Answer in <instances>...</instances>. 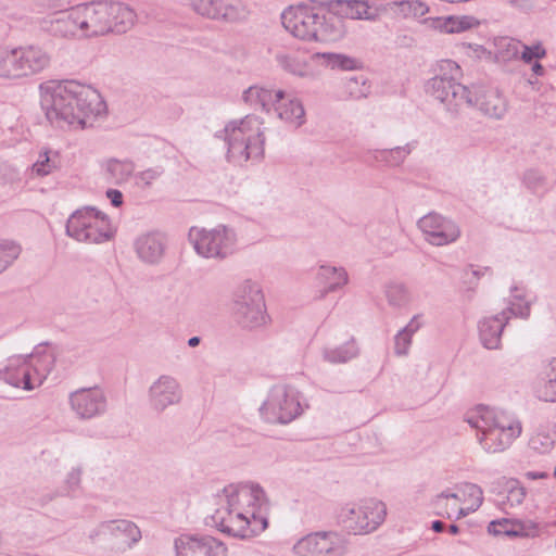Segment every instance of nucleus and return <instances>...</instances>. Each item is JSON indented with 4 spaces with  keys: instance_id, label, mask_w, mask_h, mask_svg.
Masks as SVG:
<instances>
[{
    "instance_id": "nucleus-1",
    "label": "nucleus",
    "mask_w": 556,
    "mask_h": 556,
    "mask_svg": "<svg viewBox=\"0 0 556 556\" xmlns=\"http://www.w3.org/2000/svg\"><path fill=\"white\" fill-rule=\"evenodd\" d=\"M41 108L49 123L61 129H85L106 113V104L94 88L66 80L42 88Z\"/></svg>"
},
{
    "instance_id": "nucleus-2",
    "label": "nucleus",
    "mask_w": 556,
    "mask_h": 556,
    "mask_svg": "<svg viewBox=\"0 0 556 556\" xmlns=\"http://www.w3.org/2000/svg\"><path fill=\"white\" fill-rule=\"evenodd\" d=\"M79 38H98L125 34L136 23L137 14L127 4L115 1H91L76 5Z\"/></svg>"
},
{
    "instance_id": "nucleus-3",
    "label": "nucleus",
    "mask_w": 556,
    "mask_h": 556,
    "mask_svg": "<svg viewBox=\"0 0 556 556\" xmlns=\"http://www.w3.org/2000/svg\"><path fill=\"white\" fill-rule=\"evenodd\" d=\"M464 419L477 430V440L486 453L504 452L522 432V426L518 419L484 405L469 409Z\"/></svg>"
},
{
    "instance_id": "nucleus-4",
    "label": "nucleus",
    "mask_w": 556,
    "mask_h": 556,
    "mask_svg": "<svg viewBox=\"0 0 556 556\" xmlns=\"http://www.w3.org/2000/svg\"><path fill=\"white\" fill-rule=\"evenodd\" d=\"M263 119L247 115L226 124L216 137L227 142V157L230 162L242 165L248 161H260L264 155L265 136Z\"/></svg>"
},
{
    "instance_id": "nucleus-5",
    "label": "nucleus",
    "mask_w": 556,
    "mask_h": 556,
    "mask_svg": "<svg viewBox=\"0 0 556 556\" xmlns=\"http://www.w3.org/2000/svg\"><path fill=\"white\" fill-rule=\"evenodd\" d=\"M281 23L293 37L305 41H330L340 35L337 17H327L306 4L286 9Z\"/></svg>"
},
{
    "instance_id": "nucleus-6",
    "label": "nucleus",
    "mask_w": 556,
    "mask_h": 556,
    "mask_svg": "<svg viewBox=\"0 0 556 556\" xmlns=\"http://www.w3.org/2000/svg\"><path fill=\"white\" fill-rule=\"evenodd\" d=\"M53 364V355L48 352L14 355L0 366V380L15 388L33 390L43 382Z\"/></svg>"
},
{
    "instance_id": "nucleus-7",
    "label": "nucleus",
    "mask_w": 556,
    "mask_h": 556,
    "mask_svg": "<svg viewBox=\"0 0 556 556\" xmlns=\"http://www.w3.org/2000/svg\"><path fill=\"white\" fill-rule=\"evenodd\" d=\"M441 74L432 77L426 84V91L444 104L446 111L457 115L463 110L472 106L471 91L460 83V67L457 63L446 60L441 66Z\"/></svg>"
},
{
    "instance_id": "nucleus-8",
    "label": "nucleus",
    "mask_w": 556,
    "mask_h": 556,
    "mask_svg": "<svg viewBox=\"0 0 556 556\" xmlns=\"http://www.w3.org/2000/svg\"><path fill=\"white\" fill-rule=\"evenodd\" d=\"M231 315L242 329L254 330L268 323L266 304L260 285L252 280L240 283L232 293Z\"/></svg>"
},
{
    "instance_id": "nucleus-9",
    "label": "nucleus",
    "mask_w": 556,
    "mask_h": 556,
    "mask_svg": "<svg viewBox=\"0 0 556 556\" xmlns=\"http://www.w3.org/2000/svg\"><path fill=\"white\" fill-rule=\"evenodd\" d=\"M217 508L211 516L212 525L223 533L247 539L257 535L267 528V519L254 510H240L229 506L227 501L218 495Z\"/></svg>"
},
{
    "instance_id": "nucleus-10",
    "label": "nucleus",
    "mask_w": 556,
    "mask_h": 556,
    "mask_svg": "<svg viewBox=\"0 0 556 556\" xmlns=\"http://www.w3.org/2000/svg\"><path fill=\"white\" fill-rule=\"evenodd\" d=\"M483 503V491L475 484L465 482L455 486V492L443 491L435 495L431 505L437 516L459 520L479 509Z\"/></svg>"
},
{
    "instance_id": "nucleus-11",
    "label": "nucleus",
    "mask_w": 556,
    "mask_h": 556,
    "mask_svg": "<svg viewBox=\"0 0 556 556\" xmlns=\"http://www.w3.org/2000/svg\"><path fill=\"white\" fill-rule=\"evenodd\" d=\"M66 235L78 242L102 243L113 237L110 218L94 207L75 211L67 219Z\"/></svg>"
},
{
    "instance_id": "nucleus-12",
    "label": "nucleus",
    "mask_w": 556,
    "mask_h": 556,
    "mask_svg": "<svg viewBox=\"0 0 556 556\" xmlns=\"http://www.w3.org/2000/svg\"><path fill=\"white\" fill-rule=\"evenodd\" d=\"M258 410L265 422L286 425L301 416L304 407L296 389L288 384H275Z\"/></svg>"
},
{
    "instance_id": "nucleus-13",
    "label": "nucleus",
    "mask_w": 556,
    "mask_h": 556,
    "mask_svg": "<svg viewBox=\"0 0 556 556\" xmlns=\"http://www.w3.org/2000/svg\"><path fill=\"white\" fill-rule=\"evenodd\" d=\"M387 516L386 504L367 498L358 504H346L338 514V521L353 534H367L377 530Z\"/></svg>"
},
{
    "instance_id": "nucleus-14",
    "label": "nucleus",
    "mask_w": 556,
    "mask_h": 556,
    "mask_svg": "<svg viewBox=\"0 0 556 556\" xmlns=\"http://www.w3.org/2000/svg\"><path fill=\"white\" fill-rule=\"evenodd\" d=\"M189 240L199 255L225 258L235 251L236 233L225 225H218L211 230L193 227L189 231Z\"/></svg>"
},
{
    "instance_id": "nucleus-15",
    "label": "nucleus",
    "mask_w": 556,
    "mask_h": 556,
    "mask_svg": "<svg viewBox=\"0 0 556 556\" xmlns=\"http://www.w3.org/2000/svg\"><path fill=\"white\" fill-rule=\"evenodd\" d=\"M88 538L93 544L125 551L140 541L141 531L130 520H106L92 528L89 531Z\"/></svg>"
},
{
    "instance_id": "nucleus-16",
    "label": "nucleus",
    "mask_w": 556,
    "mask_h": 556,
    "mask_svg": "<svg viewBox=\"0 0 556 556\" xmlns=\"http://www.w3.org/2000/svg\"><path fill=\"white\" fill-rule=\"evenodd\" d=\"M348 540L336 531H319L300 539L293 546L296 556H344Z\"/></svg>"
},
{
    "instance_id": "nucleus-17",
    "label": "nucleus",
    "mask_w": 556,
    "mask_h": 556,
    "mask_svg": "<svg viewBox=\"0 0 556 556\" xmlns=\"http://www.w3.org/2000/svg\"><path fill=\"white\" fill-rule=\"evenodd\" d=\"M198 15L223 23H237L248 16V10L241 0H188Z\"/></svg>"
},
{
    "instance_id": "nucleus-18",
    "label": "nucleus",
    "mask_w": 556,
    "mask_h": 556,
    "mask_svg": "<svg viewBox=\"0 0 556 556\" xmlns=\"http://www.w3.org/2000/svg\"><path fill=\"white\" fill-rule=\"evenodd\" d=\"M68 404L80 420H89L106 413L108 399L99 387L80 388L70 393Z\"/></svg>"
},
{
    "instance_id": "nucleus-19",
    "label": "nucleus",
    "mask_w": 556,
    "mask_h": 556,
    "mask_svg": "<svg viewBox=\"0 0 556 556\" xmlns=\"http://www.w3.org/2000/svg\"><path fill=\"white\" fill-rule=\"evenodd\" d=\"M176 556H227V545L207 534L184 533L174 540Z\"/></svg>"
},
{
    "instance_id": "nucleus-20",
    "label": "nucleus",
    "mask_w": 556,
    "mask_h": 556,
    "mask_svg": "<svg viewBox=\"0 0 556 556\" xmlns=\"http://www.w3.org/2000/svg\"><path fill=\"white\" fill-rule=\"evenodd\" d=\"M418 228L425 240L434 247L455 242L460 237L459 226L452 219L438 213H429L418 220Z\"/></svg>"
},
{
    "instance_id": "nucleus-21",
    "label": "nucleus",
    "mask_w": 556,
    "mask_h": 556,
    "mask_svg": "<svg viewBox=\"0 0 556 556\" xmlns=\"http://www.w3.org/2000/svg\"><path fill=\"white\" fill-rule=\"evenodd\" d=\"M184 391L179 381L170 375H161L148 389V401L152 410L163 413L180 404Z\"/></svg>"
},
{
    "instance_id": "nucleus-22",
    "label": "nucleus",
    "mask_w": 556,
    "mask_h": 556,
    "mask_svg": "<svg viewBox=\"0 0 556 556\" xmlns=\"http://www.w3.org/2000/svg\"><path fill=\"white\" fill-rule=\"evenodd\" d=\"M228 503L240 510H254L261 514V508L266 505V495L264 490L255 483L229 484L223 489L219 494Z\"/></svg>"
},
{
    "instance_id": "nucleus-23",
    "label": "nucleus",
    "mask_w": 556,
    "mask_h": 556,
    "mask_svg": "<svg viewBox=\"0 0 556 556\" xmlns=\"http://www.w3.org/2000/svg\"><path fill=\"white\" fill-rule=\"evenodd\" d=\"M41 31L61 39H75L79 37V24L76 5L67 11L52 12L38 20Z\"/></svg>"
},
{
    "instance_id": "nucleus-24",
    "label": "nucleus",
    "mask_w": 556,
    "mask_h": 556,
    "mask_svg": "<svg viewBox=\"0 0 556 556\" xmlns=\"http://www.w3.org/2000/svg\"><path fill=\"white\" fill-rule=\"evenodd\" d=\"M137 258L144 265L161 264L167 250V238L164 232L150 230L136 237L132 243Z\"/></svg>"
},
{
    "instance_id": "nucleus-25",
    "label": "nucleus",
    "mask_w": 556,
    "mask_h": 556,
    "mask_svg": "<svg viewBox=\"0 0 556 556\" xmlns=\"http://www.w3.org/2000/svg\"><path fill=\"white\" fill-rule=\"evenodd\" d=\"M22 79L30 78L46 71L51 64V53L40 45L17 46Z\"/></svg>"
},
{
    "instance_id": "nucleus-26",
    "label": "nucleus",
    "mask_w": 556,
    "mask_h": 556,
    "mask_svg": "<svg viewBox=\"0 0 556 556\" xmlns=\"http://www.w3.org/2000/svg\"><path fill=\"white\" fill-rule=\"evenodd\" d=\"M509 319L510 315H507V312H501L495 316L484 317L479 321V338L485 349H500L502 332Z\"/></svg>"
},
{
    "instance_id": "nucleus-27",
    "label": "nucleus",
    "mask_w": 556,
    "mask_h": 556,
    "mask_svg": "<svg viewBox=\"0 0 556 556\" xmlns=\"http://www.w3.org/2000/svg\"><path fill=\"white\" fill-rule=\"evenodd\" d=\"M533 392L540 401L556 403V357L541 364Z\"/></svg>"
},
{
    "instance_id": "nucleus-28",
    "label": "nucleus",
    "mask_w": 556,
    "mask_h": 556,
    "mask_svg": "<svg viewBox=\"0 0 556 556\" xmlns=\"http://www.w3.org/2000/svg\"><path fill=\"white\" fill-rule=\"evenodd\" d=\"M277 117L293 128H299L305 123V110L300 99L282 90V98L274 104Z\"/></svg>"
},
{
    "instance_id": "nucleus-29",
    "label": "nucleus",
    "mask_w": 556,
    "mask_h": 556,
    "mask_svg": "<svg viewBox=\"0 0 556 556\" xmlns=\"http://www.w3.org/2000/svg\"><path fill=\"white\" fill-rule=\"evenodd\" d=\"M416 148V142H408L402 147L392 149H375L367 152L369 163H382L388 167H397L402 165L406 157Z\"/></svg>"
},
{
    "instance_id": "nucleus-30",
    "label": "nucleus",
    "mask_w": 556,
    "mask_h": 556,
    "mask_svg": "<svg viewBox=\"0 0 556 556\" xmlns=\"http://www.w3.org/2000/svg\"><path fill=\"white\" fill-rule=\"evenodd\" d=\"M424 22L429 23L433 29L444 34H458L480 24L476 17L470 15L426 18Z\"/></svg>"
},
{
    "instance_id": "nucleus-31",
    "label": "nucleus",
    "mask_w": 556,
    "mask_h": 556,
    "mask_svg": "<svg viewBox=\"0 0 556 556\" xmlns=\"http://www.w3.org/2000/svg\"><path fill=\"white\" fill-rule=\"evenodd\" d=\"M316 280L323 286L321 296L336 292L349 282V275L343 267L321 265L319 266Z\"/></svg>"
},
{
    "instance_id": "nucleus-32",
    "label": "nucleus",
    "mask_w": 556,
    "mask_h": 556,
    "mask_svg": "<svg viewBox=\"0 0 556 556\" xmlns=\"http://www.w3.org/2000/svg\"><path fill=\"white\" fill-rule=\"evenodd\" d=\"M243 101L250 106L269 112L276 101L282 98V90H271L261 86H251L243 92Z\"/></svg>"
},
{
    "instance_id": "nucleus-33",
    "label": "nucleus",
    "mask_w": 556,
    "mask_h": 556,
    "mask_svg": "<svg viewBox=\"0 0 556 556\" xmlns=\"http://www.w3.org/2000/svg\"><path fill=\"white\" fill-rule=\"evenodd\" d=\"M473 105L492 118H502L506 112V102L496 89H488L479 97H472Z\"/></svg>"
},
{
    "instance_id": "nucleus-34",
    "label": "nucleus",
    "mask_w": 556,
    "mask_h": 556,
    "mask_svg": "<svg viewBox=\"0 0 556 556\" xmlns=\"http://www.w3.org/2000/svg\"><path fill=\"white\" fill-rule=\"evenodd\" d=\"M275 59L281 68L292 75L300 77H308L313 75V71L306 59L296 51H278L275 54Z\"/></svg>"
},
{
    "instance_id": "nucleus-35",
    "label": "nucleus",
    "mask_w": 556,
    "mask_h": 556,
    "mask_svg": "<svg viewBox=\"0 0 556 556\" xmlns=\"http://www.w3.org/2000/svg\"><path fill=\"white\" fill-rule=\"evenodd\" d=\"M488 531L493 535L534 536L538 533V527L532 522L523 525L519 521L503 519L490 522Z\"/></svg>"
},
{
    "instance_id": "nucleus-36",
    "label": "nucleus",
    "mask_w": 556,
    "mask_h": 556,
    "mask_svg": "<svg viewBox=\"0 0 556 556\" xmlns=\"http://www.w3.org/2000/svg\"><path fill=\"white\" fill-rule=\"evenodd\" d=\"M18 48L10 46H0V79L20 80L22 79L20 66Z\"/></svg>"
},
{
    "instance_id": "nucleus-37",
    "label": "nucleus",
    "mask_w": 556,
    "mask_h": 556,
    "mask_svg": "<svg viewBox=\"0 0 556 556\" xmlns=\"http://www.w3.org/2000/svg\"><path fill=\"white\" fill-rule=\"evenodd\" d=\"M532 301L529 299L527 290L522 287H511L507 299V306L502 312H507L511 317L527 319L531 313Z\"/></svg>"
},
{
    "instance_id": "nucleus-38",
    "label": "nucleus",
    "mask_w": 556,
    "mask_h": 556,
    "mask_svg": "<svg viewBox=\"0 0 556 556\" xmlns=\"http://www.w3.org/2000/svg\"><path fill=\"white\" fill-rule=\"evenodd\" d=\"M359 354L356 341L352 338L344 344L334 348H325L323 350L324 361L330 364H344L354 359Z\"/></svg>"
},
{
    "instance_id": "nucleus-39",
    "label": "nucleus",
    "mask_w": 556,
    "mask_h": 556,
    "mask_svg": "<svg viewBox=\"0 0 556 556\" xmlns=\"http://www.w3.org/2000/svg\"><path fill=\"white\" fill-rule=\"evenodd\" d=\"M108 178L115 185L126 182L135 172V164L130 160L111 159L105 163Z\"/></svg>"
},
{
    "instance_id": "nucleus-40",
    "label": "nucleus",
    "mask_w": 556,
    "mask_h": 556,
    "mask_svg": "<svg viewBox=\"0 0 556 556\" xmlns=\"http://www.w3.org/2000/svg\"><path fill=\"white\" fill-rule=\"evenodd\" d=\"M421 324L418 320V316H414L409 323L401 329L394 338V352L399 356H404L408 353L412 344L413 336L418 331Z\"/></svg>"
},
{
    "instance_id": "nucleus-41",
    "label": "nucleus",
    "mask_w": 556,
    "mask_h": 556,
    "mask_svg": "<svg viewBox=\"0 0 556 556\" xmlns=\"http://www.w3.org/2000/svg\"><path fill=\"white\" fill-rule=\"evenodd\" d=\"M556 442V424L541 425L538 432L531 438V446L542 453L549 451Z\"/></svg>"
},
{
    "instance_id": "nucleus-42",
    "label": "nucleus",
    "mask_w": 556,
    "mask_h": 556,
    "mask_svg": "<svg viewBox=\"0 0 556 556\" xmlns=\"http://www.w3.org/2000/svg\"><path fill=\"white\" fill-rule=\"evenodd\" d=\"M60 166V159L56 152L43 151L39 153L37 161L31 166V174L37 177H45L55 172Z\"/></svg>"
},
{
    "instance_id": "nucleus-43",
    "label": "nucleus",
    "mask_w": 556,
    "mask_h": 556,
    "mask_svg": "<svg viewBox=\"0 0 556 556\" xmlns=\"http://www.w3.org/2000/svg\"><path fill=\"white\" fill-rule=\"evenodd\" d=\"M496 56L503 62H509L519 58L522 42L510 38L502 37L496 41Z\"/></svg>"
},
{
    "instance_id": "nucleus-44",
    "label": "nucleus",
    "mask_w": 556,
    "mask_h": 556,
    "mask_svg": "<svg viewBox=\"0 0 556 556\" xmlns=\"http://www.w3.org/2000/svg\"><path fill=\"white\" fill-rule=\"evenodd\" d=\"M388 303L393 307H403L410 302L407 288L402 283H390L386 288Z\"/></svg>"
},
{
    "instance_id": "nucleus-45",
    "label": "nucleus",
    "mask_w": 556,
    "mask_h": 556,
    "mask_svg": "<svg viewBox=\"0 0 556 556\" xmlns=\"http://www.w3.org/2000/svg\"><path fill=\"white\" fill-rule=\"evenodd\" d=\"M21 247L9 240H0V274L3 273L21 254Z\"/></svg>"
},
{
    "instance_id": "nucleus-46",
    "label": "nucleus",
    "mask_w": 556,
    "mask_h": 556,
    "mask_svg": "<svg viewBox=\"0 0 556 556\" xmlns=\"http://www.w3.org/2000/svg\"><path fill=\"white\" fill-rule=\"evenodd\" d=\"M344 3L343 12L346 16L352 18H361V20H370L371 15L369 14V7L366 2L361 0H342Z\"/></svg>"
},
{
    "instance_id": "nucleus-47",
    "label": "nucleus",
    "mask_w": 556,
    "mask_h": 556,
    "mask_svg": "<svg viewBox=\"0 0 556 556\" xmlns=\"http://www.w3.org/2000/svg\"><path fill=\"white\" fill-rule=\"evenodd\" d=\"M506 501L505 504L509 507H516L523 503L526 497V489L516 480H509L506 483Z\"/></svg>"
},
{
    "instance_id": "nucleus-48",
    "label": "nucleus",
    "mask_w": 556,
    "mask_h": 556,
    "mask_svg": "<svg viewBox=\"0 0 556 556\" xmlns=\"http://www.w3.org/2000/svg\"><path fill=\"white\" fill-rule=\"evenodd\" d=\"M324 59L326 60L328 65H331L332 67H340L343 70H351L354 66V60L342 55V54H334V53H315L312 55V59Z\"/></svg>"
},
{
    "instance_id": "nucleus-49",
    "label": "nucleus",
    "mask_w": 556,
    "mask_h": 556,
    "mask_svg": "<svg viewBox=\"0 0 556 556\" xmlns=\"http://www.w3.org/2000/svg\"><path fill=\"white\" fill-rule=\"evenodd\" d=\"M164 173L161 166L148 168L136 175V184L139 187L147 188L153 185Z\"/></svg>"
},
{
    "instance_id": "nucleus-50",
    "label": "nucleus",
    "mask_w": 556,
    "mask_h": 556,
    "mask_svg": "<svg viewBox=\"0 0 556 556\" xmlns=\"http://www.w3.org/2000/svg\"><path fill=\"white\" fill-rule=\"evenodd\" d=\"M546 55V50L543 48L541 43H536L533 46H527L522 43V49H520L519 58L525 63H532L534 60L542 59Z\"/></svg>"
},
{
    "instance_id": "nucleus-51",
    "label": "nucleus",
    "mask_w": 556,
    "mask_h": 556,
    "mask_svg": "<svg viewBox=\"0 0 556 556\" xmlns=\"http://www.w3.org/2000/svg\"><path fill=\"white\" fill-rule=\"evenodd\" d=\"M523 182L530 190L536 192L546 185V178L536 169H529L525 173Z\"/></svg>"
},
{
    "instance_id": "nucleus-52",
    "label": "nucleus",
    "mask_w": 556,
    "mask_h": 556,
    "mask_svg": "<svg viewBox=\"0 0 556 556\" xmlns=\"http://www.w3.org/2000/svg\"><path fill=\"white\" fill-rule=\"evenodd\" d=\"M316 10L327 9L330 13L339 14L343 12L344 3L342 0H308Z\"/></svg>"
},
{
    "instance_id": "nucleus-53",
    "label": "nucleus",
    "mask_w": 556,
    "mask_h": 556,
    "mask_svg": "<svg viewBox=\"0 0 556 556\" xmlns=\"http://www.w3.org/2000/svg\"><path fill=\"white\" fill-rule=\"evenodd\" d=\"M401 5L407 8L415 16H424L429 11V8L419 0L402 1Z\"/></svg>"
},
{
    "instance_id": "nucleus-54",
    "label": "nucleus",
    "mask_w": 556,
    "mask_h": 556,
    "mask_svg": "<svg viewBox=\"0 0 556 556\" xmlns=\"http://www.w3.org/2000/svg\"><path fill=\"white\" fill-rule=\"evenodd\" d=\"M80 481H81V470L79 468H73L67 473L66 481H65L68 491H72V492L76 491L80 485Z\"/></svg>"
},
{
    "instance_id": "nucleus-55",
    "label": "nucleus",
    "mask_w": 556,
    "mask_h": 556,
    "mask_svg": "<svg viewBox=\"0 0 556 556\" xmlns=\"http://www.w3.org/2000/svg\"><path fill=\"white\" fill-rule=\"evenodd\" d=\"M462 49L468 56L481 59L488 52L486 49L478 43H463Z\"/></svg>"
},
{
    "instance_id": "nucleus-56",
    "label": "nucleus",
    "mask_w": 556,
    "mask_h": 556,
    "mask_svg": "<svg viewBox=\"0 0 556 556\" xmlns=\"http://www.w3.org/2000/svg\"><path fill=\"white\" fill-rule=\"evenodd\" d=\"M43 4L52 12L67 11L71 7V0H43Z\"/></svg>"
},
{
    "instance_id": "nucleus-57",
    "label": "nucleus",
    "mask_w": 556,
    "mask_h": 556,
    "mask_svg": "<svg viewBox=\"0 0 556 556\" xmlns=\"http://www.w3.org/2000/svg\"><path fill=\"white\" fill-rule=\"evenodd\" d=\"M106 197L111 200V203L116 207L123 203V194L121 191L116 189H109L106 191Z\"/></svg>"
},
{
    "instance_id": "nucleus-58",
    "label": "nucleus",
    "mask_w": 556,
    "mask_h": 556,
    "mask_svg": "<svg viewBox=\"0 0 556 556\" xmlns=\"http://www.w3.org/2000/svg\"><path fill=\"white\" fill-rule=\"evenodd\" d=\"M525 477L529 480H536V479L547 478L548 475L544 471H527L525 473Z\"/></svg>"
},
{
    "instance_id": "nucleus-59",
    "label": "nucleus",
    "mask_w": 556,
    "mask_h": 556,
    "mask_svg": "<svg viewBox=\"0 0 556 556\" xmlns=\"http://www.w3.org/2000/svg\"><path fill=\"white\" fill-rule=\"evenodd\" d=\"M431 529L434 532H442L445 529V525L441 520H434L431 525Z\"/></svg>"
},
{
    "instance_id": "nucleus-60",
    "label": "nucleus",
    "mask_w": 556,
    "mask_h": 556,
    "mask_svg": "<svg viewBox=\"0 0 556 556\" xmlns=\"http://www.w3.org/2000/svg\"><path fill=\"white\" fill-rule=\"evenodd\" d=\"M532 72L536 76H542V75H544L545 70L539 62H534L532 65Z\"/></svg>"
},
{
    "instance_id": "nucleus-61",
    "label": "nucleus",
    "mask_w": 556,
    "mask_h": 556,
    "mask_svg": "<svg viewBox=\"0 0 556 556\" xmlns=\"http://www.w3.org/2000/svg\"><path fill=\"white\" fill-rule=\"evenodd\" d=\"M201 342V339L199 337H191L189 340H188V345L190 348H195L200 344Z\"/></svg>"
},
{
    "instance_id": "nucleus-62",
    "label": "nucleus",
    "mask_w": 556,
    "mask_h": 556,
    "mask_svg": "<svg viewBox=\"0 0 556 556\" xmlns=\"http://www.w3.org/2000/svg\"><path fill=\"white\" fill-rule=\"evenodd\" d=\"M448 531H450V533H452V534H457V533L459 532V528H458L456 525H451V526L448 527Z\"/></svg>"
},
{
    "instance_id": "nucleus-63",
    "label": "nucleus",
    "mask_w": 556,
    "mask_h": 556,
    "mask_svg": "<svg viewBox=\"0 0 556 556\" xmlns=\"http://www.w3.org/2000/svg\"><path fill=\"white\" fill-rule=\"evenodd\" d=\"M523 0H508V2L514 7H520Z\"/></svg>"
},
{
    "instance_id": "nucleus-64",
    "label": "nucleus",
    "mask_w": 556,
    "mask_h": 556,
    "mask_svg": "<svg viewBox=\"0 0 556 556\" xmlns=\"http://www.w3.org/2000/svg\"><path fill=\"white\" fill-rule=\"evenodd\" d=\"M472 274L478 276V271L477 270H472Z\"/></svg>"
}]
</instances>
